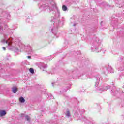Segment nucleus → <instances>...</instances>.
Returning a JSON list of instances; mask_svg holds the SVG:
<instances>
[{
	"label": "nucleus",
	"mask_w": 124,
	"mask_h": 124,
	"mask_svg": "<svg viewBox=\"0 0 124 124\" xmlns=\"http://www.w3.org/2000/svg\"><path fill=\"white\" fill-rule=\"evenodd\" d=\"M6 115V111L5 110H0V117H3Z\"/></svg>",
	"instance_id": "f257e3e1"
},
{
	"label": "nucleus",
	"mask_w": 124,
	"mask_h": 124,
	"mask_svg": "<svg viewBox=\"0 0 124 124\" xmlns=\"http://www.w3.org/2000/svg\"><path fill=\"white\" fill-rule=\"evenodd\" d=\"M19 100L20 102H21V103H24V102H25V99H24L23 97L19 98Z\"/></svg>",
	"instance_id": "f03ea898"
},
{
	"label": "nucleus",
	"mask_w": 124,
	"mask_h": 124,
	"mask_svg": "<svg viewBox=\"0 0 124 124\" xmlns=\"http://www.w3.org/2000/svg\"><path fill=\"white\" fill-rule=\"evenodd\" d=\"M29 71L30 73H32V74H33V73H34V70L32 68H30L29 69Z\"/></svg>",
	"instance_id": "7ed1b4c3"
},
{
	"label": "nucleus",
	"mask_w": 124,
	"mask_h": 124,
	"mask_svg": "<svg viewBox=\"0 0 124 124\" xmlns=\"http://www.w3.org/2000/svg\"><path fill=\"white\" fill-rule=\"evenodd\" d=\"M17 91H18L17 87H14L12 88V92H13L14 93H16Z\"/></svg>",
	"instance_id": "20e7f679"
},
{
	"label": "nucleus",
	"mask_w": 124,
	"mask_h": 124,
	"mask_svg": "<svg viewBox=\"0 0 124 124\" xmlns=\"http://www.w3.org/2000/svg\"><path fill=\"white\" fill-rule=\"evenodd\" d=\"M62 10L63 11H66V10H67V7H66V6H65V5H63L62 6Z\"/></svg>",
	"instance_id": "39448f33"
},
{
	"label": "nucleus",
	"mask_w": 124,
	"mask_h": 124,
	"mask_svg": "<svg viewBox=\"0 0 124 124\" xmlns=\"http://www.w3.org/2000/svg\"><path fill=\"white\" fill-rule=\"evenodd\" d=\"M66 116H68V117H70V112H69V111H68L66 112Z\"/></svg>",
	"instance_id": "423d86ee"
},
{
	"label": "nucleus",
	"mask_w": 124,
	"mask_h": 124,
	"mask_svg": "<svg viewBox=\"0 0 124 124\" xmlns=\"http://www.w3.org/2000/svg\"><path fill=\"white\" fill-rule=\"evenodd\" d=\"M26 118L27 120V121H30V117H29L28 116H26Z\"/></svg>",
	"instance_id": "0eeeda50"
},
{
	"label": "nucleus",
	"mask_w": 124,
	"mask_h": 124,
	"mask_svg": "<svg viewBox=\"0 0 124 124\" xmlns=\"http://www.w3.org/2000/svg\"><path fill=\"white\" fill-rule=\"evenodd\" d=\"M3 49L4 50V51H5L6 50V48L4 47H3Z\"/></svg>",
	"instance_id": "6e6552de"
},
{
	"label": "nucleus",
	"mask_w": 124,
	"mask_h": 124,
	"mask_svg": "<svg viewBox=\"0 0 124 124\" xmlns=\"http://www.w3.org/2000/svg\"><path fill=\"white\" fill-rule=\"evenodd\" d=\"M27 58H28V59H31V56H27Z\"/></svg>",
	"instance_id": "1a4fd4ad"
},
{
	"label": "nucleus",
	"mask_w": 124,
	"mask_h": 124,
	"mask_svg": "<svg viewBox=\"0 0 124 124\" xmlns=\"http://www.w3.org/2000/svg\"><path fill=\"white\" fill-rule=\"evenodd\" d=\"M6 43H7V41L6 42Z\"/></svg>",
	"instance_id": "9d476101"
}]
</instances>
